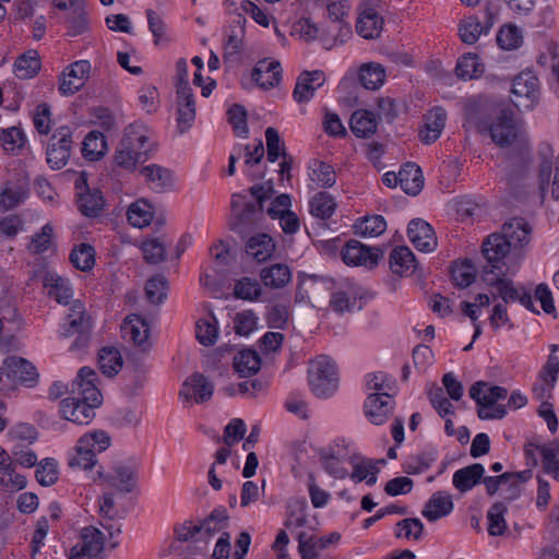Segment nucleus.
<instances>
[{
	"label": "nucleus",
	"instance_id": "72a5a7b5",
	"mask_svg": "<svg viewBox=\"0 0 559 559\" xmlns=\"http://www.w3.org/2000/svg\"><path fill=\"white\" fill-rule=\"evenodd\" d=\"M275 251V242L267 234H257L250 237L246 243V252L257 262H264Z\"/></svg>",
	"mask_w": 559,
	"mask_h": 559
},
{
	"label": "nucleus",
	"instance_id": "49530a36",
	"mask_svg": "<svg viewBox=\"0 0 559 559\" xmlns=\"http://www.w3.org/2000/svg\"><path fill=\"white\" fill-rule=\"evenodd\" d=\"M485 71V66L478 59V56L473 52L463 55L455 67L457 78L462 80L478 79Z\"/></svg>",
	"mask_w": 559,
	"mask_h": 559
},
{
	"label": "nucleus",
	"instance_id": "2eb2a0df",
	"mask_svg": "<svg viewBox=\"0 0 559 559\" xmlns=\"http://www.w3.org/2000/svg\"><path fill=\"white\" fill-rule=\"evenodd\" d=\"M407 235L414 247L423 252H431L437 247L433 228L424 219L415 218L408 224Z\"/></svg>",
	"mask_w": 559,
	"mask_h": 559
},
{
	"label": "nucleus",
	"instance_id": "603ef678",
	"mask_svg": "<svg viewBox=\"0 0 559 559\" xmlns=\"http://www.w3.org/2000/svg\"><path fill=\"white\" fill-rule=\"evenodd\" d=\"M324 469L335 478L343 479L347 476V471L341 466V461L345 459V454L341 450L329 448L319 451Z\"/></svg>",
	"mask_w": 559,
	"mask_h": 559
},
{
	"label": "nucleus",
	"instance_id": "3c124183",
	"mask_svg": "<svg viewBox=\"0 0 559 559\" xmlns=\"http://www.w3.org/2000/svg\"><path fill=\"white\" fill-rule=\"evenodd\" d=\"M122 362V356L117 348L106 346L99 350L98 365L105 376H116L121 369Z\"/></svg>",
	"mask_w": 559,
	"mask_h": 559
},
{
	"label": "nucleus",
	"instance_id": "13d9d810",
	"mask_svg": "<svg viewBox=\"0 0 559 559\" xmlns=\"http://www.w3.org/2000/svg\"><path fill=\"white\" fill-rule=\"evenodd\" d=\"M335 210L336 202L328 192H319L310 201V213L318 218L328 219Z\"/></svg>",
	"mask_w": 559,
	"mask_h": 559
},
{
	"label": "nucleus",
	"instance_id": "7c9ffc66",
	"mask_svg": "<svg viewBox=\"0 0 559 559\" xmlns=\"http://www.w3.org/2000/svg\"><path fill=\"white\" fill-rule=\"evenodd\" d=\"M485 468L480 463H474L457 469L453 474V486L460 492H466L473 489L477 484L480 483Z\"/></svg>",
	"mask_w": 559,
	"mask_h": 559
},
{
	"label": "nucleus",
	"instance_id": "58836bf2",
	"mask_svg": "<svg viewBox=\"0 0 559 559\" xmlns=\"http://www.w3.org/2000/svg\"><path fill=\"white\" fill-rule=\"evenodd\" d=\"M307 509L306 499L296 498L289 500L286 504L284 526L290 531L306 526L308 523Z\"/></svg>",
	"mask_w": 559,
	"mask_h": 559
},
{
	"label": "nucleus",
	"instance_id": "69168bd1",
	"mask_svg": "<svg viewBox=\"0 0 559 559\" xmlns=\"http://www.w3.org/2000/svg\"><path fill=\"white\" fill-rule=\"evenodd\" d=\"M451 277L459 288L468 287L476 278V267L471 261L454 264L451 267Z\"/></svg>",
	"mask_w": 559,
	"mask_h": 559
},
{
	"label": "nucleus",
	"instance_id": "c03bdc74",
	"mask_svg": "<svg viewBox=\"0 0 559 559\" xmlns=\"http://www.w3.org/2000/svg\"><path fill=\"white\" fill-rule=\"evenodd\" d=\"M390 269L395 274H404L416 269V259L406 246L394 248L390 253Z\"/></svg>",
	"mask_w": 559,
	"mask_h": 559
},
{
	"label": "nucleus",
	"instance_id": "4468645a",
	"mask_svg": "<svg viewBox=\"0 0 559 559\" xmlns=\"http://www.w3.org/2000/svg\"><path fill=\"white\" fill-rule=\"evenodd\" d=\"M394 408L392 395L388 393H371L365 402V414L374 425L384 424Z\"/></svg>",
	"mask_w": 559,
	"mask_h": 559
},
{
	"label": "nucleus",
	"instance_id": "9b49d317",
	"mask_svg": "<svg viewBox=\"0 0 559 559\" xmlns=\"http://www.w3.org/2000/svg\"><path fill=\"white\" fill-rule=\"evenodd\" d=\"M214 393V384L204 374L194 372L181 385L179 397L186 402L194 400L195 403L210 401Z\"/></svg>",
	"mask_w": 559,
	"mask_h": 559
},
{
	"label": "nucleus",
	"instance_id": "f8f14e48",
	"mask_svg": "<svg viewBox=\"0 0 559 559\" xmlns=\"http://www.w3.org/2000/svg\"><path fill=\"white\" fill-rule=\"evenodd\" d=\"M97 474L119 492L130 493L136 487L138 467L133 464L117 463L114 465L111 473L104 474L98 471Z\"/></svg>",
	"mask_w": 559,
	"mask_h": 559
},
{
	"label": "nucleus",
	"instance_id": "6e6d98bb",
	"mask_svg": "<svg viewBox=\"0 0 559 559\" xmlns=\"http://www.w3.org/2000/svg\"><path fill=\"white\" fill-rule=\"evenodd\" d=\"M127 216L132 226L143 228L153 219L152 206L144 200H138L129 206Z\"/></svg>",
	"mask_w": 559,
	"mask_h": 559
},
{
	"label": "nucleus",
	"instance_id": "9d476101",
	"mask_svg": "<svg viewBox=\"0 0 559 559\" xmlns=\"http://www.w3.org/2000/svg\"><path fill=\"white\" fill-rule=\"evenodd\" d=\"M99 405H92V401L82 397L69 396L60 402L62 418L78 425H88L95 417V408Z\"/></svg>",
	"mask_w": 559,
	"mask_h": 559
},
{
	"label": "nucleus",
	"instance_id": "412c9836",
	"mask_svg": "<svg viewBox=\"0 0 559 559\" xmlns=\"http://www.w3.org/2000/svg\"><path fill=\"white\" fill-rule=\"evenodd\" d=\"M177 122L180 133L191 128L195 119V99L192 88L177 91Z\"/></svg>",
	"mask_w": 559,
	"mask_h": 559
},
{
	"label": "nucleus",
	"instance_id": "aec40b11",
	"mask_svg": "<svg viewBox=\"0 0 559 559\" xmlns=\"http://www.w3.org/2000/svg\"><path fill=\"white\" fill-rule=\"evenodd\" d=\"M3 369L8 378L27 385H33L38 377L35 366L22 357L5 358Z\"/></svg>",
	"mask_w": 559,
	"mask_h": 559
},
{
	"label": "nucleus",
	"instance_id": "c9c22d12",
	"mask_svg": "<svg viewBox=\"0 0 559 559\" xmlns=\"http://www.w3.org/2000/svg\"><path fill=\"white\" fill-rule=\"evenodd\" d=\"M128 136H122L121 141L119 142L115 156H114V165L116 167L123 168L126 170H133L135 166L140 163H144L145 160L138 157L136 154H132L130 151L132 147L130 146L132 142L129 140H136L139 141V136L136 138V133L131 132Z\"/></svg>",
	"mask_w": 559,
	"mask_h": 559
},
{
	"label": "nucleus",
	"instance_id": "a19ab883",
	"mask_svg": "<svg viewBox=\"0 0 559 559\" xmlns=\"http://www.w3.org/2000/svg\"><path fill=\"white\" fill-rule=\"evenodd\" d=\"M228 525V514L225 508H218L205 518L200 524V536L205 539V545L209 538L222 531Z\"/></svg>",
	"mask_w": 559,
	"mask_h": 559
},
{
	"label": "nucleus",
	"instance_id": "2f4dec72",
	"mask_svg": "<svg viewBox=\"0 0 559 559\" xmlns=\"http://www.w3.org/2000/svg\"><path fill=\"white\" fill-rule=\"evenodd\" d=\"M402 190L409 195H417L424 187V176L415 163H406L397 173Z\"/></svg>",
	"mask_w": 559,
	"mask_h": 559
},
{
	"label": "nucleus",
	"instance_id": "20e7f679",
	"mask_svg": "<svg viewBox=\"0 0 559 559\" xmlns=\"http://www.w3.org/2000/svg\"><path fill=\"white\" fill-rule=\"evenodd\" d=\"M72 131L70 127L62 126L53 132L47 146V163L51 169L58 170L63 168L71 154Z\"/></svg>",
	"mask_w": 559,
	"mask_h": 559
},
{
	"label": "nucleus",
	"instance_id": "e433bc0d",
	"mask_svg": "<svg viewBox=\"0 0 559 559\" xmlns=\"http://www.w3.org/2000/svg\"><path fill=\"white\" fill-rule=\"evenodd\" d=\"M382 23V17L373 8H366L359 15L356 29L364 38L371 39L379 36Z\"/></svg>",
	"mask_w": 559,
	"mask_h": 559
},
{
	"label": "nucleus",
	"instance_id": "052dcab7",
	"mask_svg": "<svg viewBox=\"0 0 559 559\" xmlns=\"http://www.w3.org/2000/svg\"><path fill=\"white\" fill-rule=\"evenodd\" d=\"M70 261L75 269L86 272L95 264V250L88 243H81L71 251Z\"/></svg>",
	"mask_w": 559,
	"mask_h": 559
},
{
	"label": "nucleus",
	"instance_id": "09e8293b",
	"mask_svg": "<svg viewBox=\"0 0 559 559\" xmlns=\"http://www.w3.org/2000/svg\"><path fill=\"white\" fill-rule=\"evenodd\" d=\"M86 444L88 442L86 440H78L76 445L68 455V465L71 468L78 469H92L97 460L93 457V453L86 450Z\"/></svg>",
	"mask_w": 559,
	"mask_h": 559
},
{
	"label": "nucleus",
	"instance_id": "e2e57ef3",
	"mask_svg": "<svg viewBox=\"0 0 559 559\" xmlns=\"http://www.w3.org/2000/svg\"><path fill=\"white\" fill-rule=\"evenodd\" d=\"M234 295L238 299L253 301L262 295V288L257 280L241 277L235 283Z\"/></svg>",
	"mask_w": 559,
	"mask_h": 559
},
{
	"label": "nucleus",
	"instance_id": "4d7b16f0",
	"mask_svg": "<svg viewBox=\"0 0 559 559\" xmlns=\"http://www.w3.org/2000/svg\"><path fill=\"white\" fill-rule=\"evenodd\" d=\"M508 508L503 502L493 503L487 512L488 533L491 536H501L507 530L504 514Z\"/></svg>",
	"mask_w": 559,
	"mask_h": 559
},
{
	"label": "nucleus",
	"instance_id": "ea45409f",
	"mask_svg": "<svg viewBox=\"0 0 559 559\" xmlns=\"http://www.w3.org/2000/svg\"><path fill=\"white\" fill-rule=\"evenodd\" d=\"M234 369L239 377L255 374L261 368V359L253 349H242L234 357Z\"/></svg>",
	"mask_w": 559,
	"mask_h": 559
},
{
	"label": "nucleus",
	"instance_id": "b1692460",
	"mask_svg": "<svg viewBox=\"0 0 559 559\" xmlns=\"http://www.w3.org/2000/svg\"><path fill=\"white\" fill-rule=\"evenodd\" d=\"M263 216V206L253 202H246L243 209L235 213L230 218V228L238 233L245 234L252 227H255Z\"/></svg>",
	"mask_w": 559,
	"mask_h": 559
},
{
	"label": "nucleus",
	"instance_id": "338daca9",
	"mask_svg": "<svg viewBox=\"0 0 559 559\" xmlns=\"http://www.w3.org/2000/svg\"><path fill=\"white\" fill-rule=\"evenodd\" d=\"M79 440H86V450L93 453V457L104 452L110 447L111 439L108 432L104 430H94L83 435Z\"/></svg>",
	"mask_w": 559,
	"mask_h": 559
},
{
	"label": "nucleus",
	"instance_id": "a878e982",
	"mask_svg": "<svg viewBox=\"0 0 559 559\" xmlns=\"http://www.w3.org/2000/svg\"><path fill=\"white\" fill-rule=\"evenodd\" d=\"M25 476L15 472L14 461L7 453L0 456V487L8 491H17L26 487Z\"/></svg>",
	"mask_w": 559,
	"mask_h": 559
},
{
	"label": "nucleus",
	"instance_id": "f257e3e1",
	"mask_svg": "<svg viewBox=\"0 0 559 559\" xmlns=\"http://www.w3.org/2000/svg\"><path fill=\"white\" fill-rule=\"evenodd\" d=\"M481 253L487 262L483 267V273L491 271L495 274L498 271H506L513 264L515 269H519L523 258V252L513 251L510 242L500 233H493L483 241Z\"/></svg>",
	"mask_w": 559,
	"mask_h": 559
},
{
	"label": "nucleus",
	"instance_id": "0e129e2a",
	"mask_svg": "<svg viewBox=\"0 0 559 559\" xmlns=\"http://www.w3.org/2000/svg\"><path fill=\"white\" fill-rule=\"evenodd\" d=\"M197 338L204 346H211L216 342L218 328L216 318L211 314L209 318L200 319L197 322Z\"/></svg>",
	"mask_w": 559,
	"mask_h": 559
},
{
	"label": "nucleus",
	"instance_id": "c85d7f7f",
	"mask_svg": "<svg viewBox=\"0 0 559 559\" xmlns=\"http://www.w3.org/2000/svg\"><path fill=\"white\" fill-rule=\"evenodd\" d=\"M452 510L453 501L451 497L442 491H437L425 503L421 514L429 522H436L450 514Z\"/></svg>",
	"mask_w": 559,
	"mask_h": 559
},
{
	"label": "nucleus",
	"instance_id": "0eeeda50",
	"mask_svg": "<svg viewBox=\"0 0 559 559\" xmlns=\"http://www.w3.org/2000/svg\"><path fill=\"white\" fill-rule=\"evenodd\" d=\"M82 545L71 549L70 559H104L105 534L94 526H86L81 532Z\"/></svg>",
	"mask_w": 559,
	"mask_h": 559
},
{
	"label": "nucleus",
	"instance_id": "f03ea898",
	"mask_svg": "<svg viewBox=\"0 0 559 559\" xmlns=\"http://www.w3.org/2000/svg\"><path fill=\"white\" fill-rule=\"evenodd\" d=\"M477 129L480 133L489 134L492 142L500 147L514 144L521 136V127L510 108H500L491 120H479Z\"/></svg>",
	"mask_w": 559,
	"mask_h": 559
},
{
	"label": "nucleus",
	"instance_id": "680f3d73",
	"mask_svg": "<svg viewBox=\"0 0 559 559\" xmlns=\"http://www.w3.org/2000/svg\"><path fill=\"white\" fill-rule=\"evenodd\" d=\"M168 282L165 276L156 275L150 278L145 285V295L150 302L160 305L167 298Z\"/></svg>",
	"mask_w": 559,
	"mask_h": 559
},
{
	"label": "nucleus",
	"instance_id": "f704fd0d",
	"mask_svg": "<svg viewBox=\"0 0 559 559\" xmlns=\"http://www.w3.org/2000/svg\"><path fill=\"white\" fill-rule=\"evenodd\" d=\"M260 280L265 287L278 289L286 286L292 280V272L288 265L276 263L265 266L260 271Z\"/></svg>",
	"mask_w": 559,
	"mask_h": 559
},
{
	"label": "nucleus",
	"instance_id": "79ce46f5",
	"mask_svg": "<svg viewBox=\"0 0 559 559\" xmlns=\"http://www.w3.org/2000/svg\"><path fill=\"white\" fill-rule=\"evenodd\" d=\"M141 173L146 177L151 188L156 192H164L173 186L170 170L159 165L152 164L142 168Z\"/></svg>",
	"mask_w": 559,
	"mask_h": 559
},
{
	"label": "nucleus",
	"instance_id": "864d4df0",
	"mask_svg": "<svg viewBox=\"0 0 559 559\" xmlns=\"http://www.w3.org/2000/svg\"><path fill=\"white\" fill-rule=\"evenodd\" d=\"M105 205L104 197L98 189L82 193L78 198V206L80 212L87 217H96L100 214Z\"/></svg>",
	"mask_w": 559,
	"mask_h": 559
},
{
	"label": "nucleus",
	"instance_id": "1a4fd4ad",
	"mask_svg": "<svg viewBox=\"0 0 559 559\" xmlns=\"http://www.w3.org/2000/svg\"><path fill=\"white\" fill-rule=\"evenodd\" d=\"M98 380L97 373L90 367H82L76 378L71 384V396L82 397L86 401H92V405H102L103 396L96 381Z\"/></svg>",
	"mask_w": 559,
	"mask_h": 559
},
{
	"label": "nucleus",
	"instance_id": "ddd939ff",
	"mask_svg": "<svg viewBox=\"0 0 559 559\" xmlns=\"http://www.w3.org/2000/svg\"><path fill=\"white\" fill-rule=\"evenodd\" d=\"M91 68L87 60H79L70 64L59 78V92L64 96L76 93L88 78Z\"/></svg>",
	"mask_w": 559,
	"mask_h": 559
},
{
	"label": "nucleus",
	"instance_id": "393cba45",
	"mask_svg": "<svg viewBox=\"0 0 559 559\" xmlns=\"http://www.w3.org/2000/svg\"><path fill=\"white\" fill-rule=\"evenodd\" d=\"M121 332L124 338L146 349L148 347L150 329L144 319L138 314L128 316L121 324Z\"/></svg>",
	"mask_w": 559,
	"mask_h": 559
},
{
	"label": "nucleus",
	"instance_id": "774afa93",
	"mask_svg": "<svg viewBox=\"0 0 559 559\" xmlns=\"http://www.w3.org/2000/svg\"><path fill=\"white\" fill-rule=\"evenodd\" d=\"M0 141L5 151L16 154L24 147L26 138L20 128L11 127L2 131Z\"/></svg>",
	"mask_w": 559,
	"mask_h": 559
},
{
	"label": "nucleus",
	"instance_id": "a18cd8bd",
	"mask_svg": "<svg viewBox=\"0 0 559 559\" xmlns=\"http://www.w3.org/2000/svg\"><path fill=\"white\" fill-rule=\"evenodd\" d=\"M359 81L367 90H378L385 81V70L377 62L364 63L359 69Z\"/></svg>",
	"mask_w": 559,
	"mask_h": 559
},
{
	"label": "nucleus",
	"instance_id": "39448f33",
	"mask_svg": "<svg viewBox=\"0 0 559 559\" xmlns=\"http://www.w3.org/2000/svg\"><path fill=\"white\" fill-rule=\"evenodd\" d=\"M384 250L379 247H369L356 239L346 242L341 251L342 260L347 265H365L373 267L383 258Z\"/></svg>",
	"mask_w": 559,
	"mask_h": 559
},
{
	"label": "nucleus",
	"instance_id": "6e6552de",
	"mask_svg": "<svg viewBox=\"0 0 559 559\" xmlns=\"http://www.w3.org/2000/svg\"><path fill=\"white\" fill-rule=\"evenodd\" d=\"M518 269L513 264L508 266L506 271H498L495 274L491 271H485L481 275L485 284L493 289V293L499 296L506 304L516 301L521 288H516L513 282L508 278V275L515 274Z\"/></svg>",
	"mask_w": 559,
	"mask_h": 559
},
{
	"label": "nucleus",
	"instance_id": "bf43d9fd",
	"mask_svg": "<svg viewBox=\"0 0 559 559\" xmlns=\"http://www.w3.org/2000/svg\"><path fill=\"white\" fill-rule=\"evenodd\" d=\"M311 180L324 188H331L336 182L334 168L322 160L314 159L310 165Z\"/></svg>",
	"mask_w": 559,
	"mask_h": 559
},
{
	"label": "nucleus",
	"instance_id": "de8ad7c7",
	"mask_svg": "<svg viewBox=\"0 0 559 559\" xmlns=\"http://www.w3.org/2000/svg\"><path fill=\"white\" fill-rule=\"evenodd\" d=\"M355 234L361 237H378L386 229V222L381 215L360 217L354 224Z\"/></svg>",
	"mask_w": 559,
	"mask_h": 559
},
{
	"label": "nucleus",
	"instance_id": "473e14b6",
	"mask_svg": "<svg viewBox=\"0 0 559 559\" xmlns=\"http://www.w3.org/2000/svg\"><path fill=\"white\" fill-rule=\"evenodd\" d=\"M447 112L441 107L431 109L426 118L425 127L420 131V139L425 144H431L439 139L444 129Z\"/></svg>",
	"mask_w": 559,
	"mask_h": 559
},
{
	"label": "nucleus",
	"instance_id": "dca6fc26",
	"mask_svg": "<svg viewBox=\"0 0 559 559\" xmlns=\"http://www.w3.org/2000/svg\"><path fill=\"white\" fill-rule=\"evenodd\" d=\"M508 391L503 386L493 385L487 389L483 394V408H478L477 415L483 420L501 419L507 415L504 405H498L497 402L504 400Z\"/></svg>",
	"mask_w": 559,
	"mask_h": 559
},
{
	"label": "nucleus",
	"instance_id": "423d86ee",
	"mask_svg": "<svg viewBox=\"0 0 559 559\" xmlns=\"http://www.w3.org/2000/svg\"><path fill=\"white\" fill-rule=\"evenodd\" d=\"M512 94L518 98L513 100L515 107L533 109L539 99V83L532 72H521L512 83Z\"/></svg>",
	"mask_w": 559,
	"mask_h": 559
},
{
	"label": "nucleus",
	"instance_id": "bb28decb",
	"mask_svg": "<svg viewBox=\"0 0 559 559\" xmlns=\"http://www.w3.org/2000/svg\"><path fill=\"white\" fill-rule=\"evenodd\" d=\"M488 19L487 24L484 26L476 16H469L459 24V36L461 40L467 45L475 44L481 34H487L493 25L491 12L486 11Z\"/></svg>",
	"mask_w": 559,
	"mask_h": 559
},
{
	"label": "nucleus",
	"instance_id": "cd10ccee",
	"mask_svg": "<svg viewBox=\"0 0 559 559\" xmlns=\"http://www.w3.org/2000/svg\"><path fill=\"white\" fill-rule=\"evenodd\" d=\"M44 287L48 296L56 299L57 302L68 305L72 298L73 292L69 280L55 272H47L44 276Z\"/></svg>",
	"mask_w": 559,
	"mask_h": 559
},
{
	"label": "nucleus",
	"instance_id": "c756f323",
	"mask_svg": "<svg viewBox=\"0 0 559 559\" xmlns=\"http://www.w3.org/2000/svg\"><path fill=\"white\" fill-rule=\"evenodd\" d=\"M131 132L136 133V138L141 136L139 141L136 140H129L132 142L130 145L132 148L130 150L132 154H136L138 157L146 160L148 158L150 153L153 150V143L151 141V135L147 127L141 122H134L129 124L123 136H131Z\"/></svg>",
	"mask_w": 559,
	"mask_h": 559
},
{
	"label": "nucleus",
	"instance_id": "7ed1b4c3",
	"mask_svg": "<svg viewBox=\"0 0 559 559\" xmlns=\"http://www.w3.org/2000/svg\"><path fill=\"white\" fill-rule=\"evenodd\" d=\"M309 385L318 397H328L337 389L335 364L328 356H319L309 368Z\"/></svg>",
	"mask_w": 559,
	"mask_h": 559
},
{
	"label": "nucleus",
	"instance_id": "4c0bfd02",
	"mask_svg": "<svg viewBox=\"0 0 559 559\" xmlns=\"http://www.w3.org/2000/svg\"><path fill=\"white\" fill-rule=\"evenodd\" d=\"M377 120L374 115L365 109L353 112L349 121L352 132L358 138H369L377 131Z\"/></svg>",
	"mask_w": 559,
	"mask_h": 559
},
{
	"label": "nucleus",
	"instance_id": "8fccbe9b",
	"mask_svg": "<svg viewBox=\"0 0 559 559\" xmlns=\"http://www.w3.org/2000/svg\"><path fill=\"white\" fill-rule=\"evenodd\" d=\"M107 141L105 135L98 131H91L82 143V154L90 160H97L105 155Z\"/></svg>",
	"mask_w": 559,
	"mask_h": 559
},
{
	"label": "nucleus",
	"instance_id": "5fc2aeb1",
	"mask_svg": "<svg viewBox=\"0 0 559 559\" xmlns=\"http://www.w3.org/2000/svg\"><path fill=\"white\" fill-rule=\"evenodd\" d=\"M175 534L177 539L180 542H191L195 544L193 548L198 549L199 551H193L192 547L190 546L189 552L191 551L192 554H204L205 539L200 536V528L198 524H192L191 522L178 524L175 526Z\"/></svg>",
	"mask_w": 559,
	"mask_h": 559
},
{
	"label": "nucleus",
	"instance_id": "37998d69",
	"mask_svg": "<svg viewBox=\"0 0 559 559\" xmlns=\"http://www.w3.org/2000/svg\"><path fill=\"white\" fill-rule=\"evenodd\" d=\"M40 70V59L37 50L31 49L14 62V73L21 80H27L35 76Z\"/></svg>",
	"mask_w": 559,
	"mask_h": 559
},
{
	"label": "nucleus",
	"instance_id": "6ab92c4d",
	"mask_svg": "<svg viewBox=\"0 0 559 559\" xmlns=\"http://www.w3.org/2000/svg\"><path fill=\"white\" fill-rule=\"evenodd\" d=\"M252 80L263 90L277 86L282 81V67L277 60L263 59L257 62L252 73Z\"/></svg>",
	"mask_w": 559,
	"mask_h": 559
},
{
	"label": "nucleus",
	"instance_id": "5701e85b",
	"mask_svg": "<svg viewBox=\"0 0 559 559\" xmlns=\"http://www.w3.org/2000/svg\"><path fill=\"white\" fill-rule=\"evenodd\" d=\"M92 319L75 320L70 319L63 324L61 330L62 337L76 336L75 341L70 346L71 350H80L85 348L92 335Z\"/></svg>",
	"mask_w": 559,
	"mask_h": 559
},
{
	"label": "nucleus",
	"instance_id": "4be33fe9",
	"mask_svg": "<svg viewBox=\"0 0 559 559\" xmlns=\"http://www.w3.org/2000/svg\"><path fill=\"white\" fill-rule=\"evenodd\" d=\"M324 80L322 71L302 72L298 76L293 92L294 99L297 103L309 102L313 97L316 90L323 85Z\"/></svg>",
	"mask_w": 559,
	"mask_h": 559
},
{
	"label": "nucleus",
	"instance_id": "a211bd4d",
	"mask_svg": "<svg viewBox=\"0 0 559 559\" xmlns=\"http://www.w3.org/2000/svg\"><path fill=\"white\" fill-rule=\"evenodd\" d=\"M340 538L341 535L335 532L320 538L309 535L306 532H299L297 535L298 552L302 559H316L319 557L321 550L338 542Z\"/></svg>",
	"mask_w": 559,
	"mask_h": 559
},
{
	"label": "nucleus",
	"instance_id": "f3484780",
	"mask_svg": "<svg viewBox=\"0 0 559 559\" xmlns=\"http://www.w3.org/2000/svg\"><path fill=\"white\" fill-rule=\"evenodd\" d=\"M531 231L524 218L515 217L503 224L500 234L510 242L513 251L522 252V248L531 241Z\"/></svg>",
	"mask_w": 559,
	"mask_h": 559
}]
</instances>
